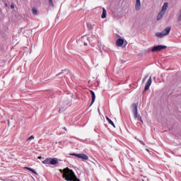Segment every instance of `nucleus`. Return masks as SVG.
<instances>
[{
    "label": "nucleus",
    "mask_w": 181,
    "mask_h": 181,
    "mask_svg": "<svg viewBox=\"0 0 181 181\" xmlns=\"http://www.w3.org/2000/svg\"><path fill=\"white\" fill-rule=\"evenodd\" d=\"M59 172L62 173L63 179L66 181H80L77 176H76V174H74V171L69 168H66L64 170L60 169Z\"/></svg>",
    "instance_id": "1"
},
{
    "label": "nucleus",
    "mask_w": 181,
    "mask_h": 181,
    "mask_svg": "<svg viewBox=\"0 0 181 181\" xmlns=\"http://www.w3.org/2000/svg\"><path fill=\"white\" fill-rule=\"evenodd\" d=\"M116 46L117 47H122L123 49L127 47V45H128V42L124 39L122 37H119L116 40Z\"/></svg>",
    "instance_id": "2"
},
{
    "label": "nucleus",
    "mask_w": 181,
    "mask_h": 181,
    "mask_svg": "<svg viewBox=\"0 0 181 181\" xmlns=\"http://www.w3.org/2000/svg\"><path fill=\"white\" fill-rule=\"evenodd\" d=\"M170 29H171L170 27H167L161 33H159V32L156 33L155 35L157 37L162 39V38L165 37V36H168V35H169V33H170Z\"/></svg>",
    "instance_id": "3"
},
{
    "label": "nucleus",
    "mask_w": 181,
    "mask_h": 181,
    "mask_svg": "<svg viewBox=\"0 0 181 181\" xmlns=\"http://www.w3.org/2000/svg\"><path fill=\"white\" fill-rule=\"evenodd\" d=\"M132 112L134 113L135 119H139V121H141V122H143L142 118L141 117V116L138 115V106H136V104L134 103L132 105Z\"/></svg>",
    "instance_id": "4"
},
{
    "label": "nucleus",
    "mask_w": 181,
    "mask_h": 181,
    "mask_svg": "<svg viewBox=\"0 0 181 181\" xmlns=\"http://www.w3.org/2000/svg\"><path fill=\"white\" fill-rule=\"evenodd\" d=\"M70 156H75V158H78V159H82L83 160H88V157L87 155L84 153H70Z\"/></svg>",
    "instance_id": "5"
},
{
    "label": "nucleus",
    "mask_w": 181,
    "mask_h": 181,
    "mask_svg": "<svg viewBox=\"0 0 181 181\" xmlns=\"http://www.w3.org/2000/svg\"><path fill=\"white\" fill-rule=\"evenodd\" d=\"M165 49H166V46H165V45H157V46H154L151 48V52L155 53L156 52H160Z\"/></svg>",
    "instance_id": "6"
},
{
    "label": "nucleus",
    "mask_w": 181,
    "mask_h": 181,
    "mask_svg": "<svg viewBox=\"0 0 181 181\" xmlns=\"http://www.w3.org/2000/svg\"><path fill=\"white\" fill-rule=\"evenodd\" d=\"M141 8H142V5L141 4V0H136V2H135L136 11H141Z\"/></svg>",
    "instance_id": "7"
},
{
    "label": "nucleus",
    "mask_w": 181,
    "mask_h": 181,
    "mask_svg": "<svg viewBox=\"0 0 181 181\" xmlns=\"http://www.w3.org/2000/svg\"><path fill=\"white\" fill-rule=\"evenodd\" d=\"M151 84H152V76H150V78H148L146 85L145 86V91L149 90V88L151 87Z\"/></svg>",
    "instance_id": "8"
},
{
    "label": "nucleus",
    "mask_w": 181,
    "mask_h": 181,
    "mask_svg": "<svg viewBox=\"0 0 181 181\" xmlns=\"http://www.w3.org/2000/svg\"><path fill=\"white\" fill-rule=\"evenodd\" d=\"M59 163V159L56 158H50L49 165H57Z\"/></svg>",
    "instance_id": "9"
},
{
    "label": "nucleus",
    "mask_w": 181,
    "mask_h": 181,
    "mask_svg": "<svg viewBox=\"0 0 181 181\" xmlns=\"http://www.w3.org/2000/svg\"><path fill=\"white\" fill-rule=\"evenodd\" d=\"M169 7V4L165 2L163 4L161 11L166 13V11H168V8Z\"/></svg>",
    "instance_id": "10"
},
{
    "label": "nucleus",
    "mask_w": 181,
    "mask_h": 181,
    "mask_svg": "<svg viewBox=\"0 0 181 181\" xmlns=\"http://www.w3.org/2000/svg\"><path fill=\"white\" fill-rule=\"evenodd\" d=\"M165 13H166L165 11H163L162 10H160V11L159 12L157 16V21H160L161 18H163V15H165Z\"/></svg>",
    "instance_id": "11"
},
{
    "label": "nucleus",
    "mask_w": 181,
    "mask_h": 181,
    "mask_svg": "<svg viewBox=\"0 0 181 181\" xmlns=\"http://www.w3.org/2000/svg\"><path fill=\"white\" fill-rule=\"evenodd\" d=\"M90 93L92 95V102H91L90 105H93V104H94V101H95V93H94V91H93V90H90Z\"/></svg>",
    "instance_id": "12"
},
{
    "label": "nucleus",
    "mask_w": 181,
    "mask_h": 181,
    "mask_svg": "<svg viewBox=\"0 0 181 181\" xmlns=\"http://www.w3.org/2000/svg\"><path fill=\"white\" fill-rule=\"evenodd\" d=\"M101 18L102 19H105V18H107V10H105V8H103Z\"/></svg>",
    "instance_id": "13"
},
{
    "label": "nucleus",
    "mask_w": 181,
    "mask_h": 181,
    "mask_svg": "<svg viewBox=\"0 0 181 181\" xmlns=\"http://www.w3.org/2000/svg\"><path fill=\"white\" fill-rule=\"evenodd\" d=\"M106 119L109 122V124H110V125H112V127H114V128H115V124H114V122H112V120H111V119H110V117H106Z\"/></svg>",
    "instance_id": "14"
},
{
    "label": "nucleus",
    "mask_w": 181,
    "mask_h": 181,
    "mask_svg": "<svg viewBox=\"0 0 181 181\" xmlns=\"http://www.w3.org/2000/svg\"><path fill=\"white\" fill-rule=\"evenodd\" d=\"M44 165H50V158H47L46 160L42 161Z\"/></svg>",
    "instance_id": "15"
},
{
    "label": "nucleus",
    "mask_w": 181,
    "mask_h": 181,
    "mask_svg": "<svg viewBox=\"0 0 181 181\" xmlns=\"http://www.w3.org/2000/svg\"><path fill=\"white\" fill-rule=\"evenodd\" d=\"M25 169H28V170H30L33 173H35V175H37L36 171L33 168L26 167Z\"/></svg>",
    "instance_id": "16"
},
{
    "label": "nucleus",
    "mask_w": 181,
    "mask_h": 181,
    "mask_svg": "<svg viewBox=\"0 0 181 181\" xmlns=\"http://www.w3.org/2000/svg\"><path fill=\"white\" fill-rule=\"evenodd\" d=\"M33 15H37V9L36 8H33Z\"/></svg>",
    "instance_id": "17"
},
{
    "label": "nucleus",
    "mask_w": 181,
    "mask_h": 181,
    "mask_svg": "<svg viewBox=\"0 0 181 181\" xmlns=\"http://www.w3.org/2000/svg\"><path fill=\"white\" fill-rule=\"evenodd\" d=\"M32 139H35V136H30L27 141H32Z\"/></svg>",
    "instance_id": "18"
},
{
    "label": "nucleus",
    "mask_w": 181,
    "mask_h": 181,
    "mask_svg": "<svg viewBox=\"0 0 181 181\" xmlns=\"http://www.w3.org/2000/svg\"><path fill=\"white\" fill-rule=\"evenodd\" d=\"M50 5H53V0H49Z\"/></svg>",
    "instance_id": "19"
},
{
    "label": "nucleus",
    "mask_w": 181,
    "mask_h": 181,
    "mask_svg": "<svg viewBox=\"0 0 181 181\" xmlns=\"http://www.w3.org/2000/svg\"><path fill=\"white\" fill-rule=\"evenodd\" d=\"M11 9H14L15 8V6L13 4H11Z\"/></svg>",
    "instance_id": "20"
},
{
    "label": "nucleus",
    "mask_w": 181,
    "mask_h": 181,
    "mask_svg": "<svg viewBox=\"0 0 181 181\" xmlns=\"http://www.w3.org/2000/svg\"><path fill=\"white\" fill-rule=\"evenodd\" d=\"M146 78H148V76H146V77L143 79V83H145V81L146 80Z\"/></svg>",
    "instance_id": "21"
},
{
    "label": "nucleus",
    "mask_w": 181,
    "mask_h": 181,
    "mask_svg": "<svg viewBox=\"0 0 181 181\" xmlns=\"http://www.w3.org/2000/svg\"><path fill=\"white\" fill-rule=\"evenodd\" d=\"M41 158H42V156H39V157H38V159H41Z\"/></svg>",
    "instance_id": "22"
},
{
    "label": "nucleus",
    "mask_w": 181,
    "mask_h": 181,
    "mask_svg": "<svg viewBox=\"0 0 181 181\" xmlns=\"http://www.w3.org/2000/svg\"><path fill=\"white\" fill-rule=\"evenodd\" d=\"M141 143L142 144V145H144V142L143 141H141Z\"/></svg>",
    "instance_id": "23"
},
{
    "label": "nucleus",
    "mask_w": 181,
    "mask_h": 181,
    "mask_svg": "<svg viewBox=\"0 0 181 181\" xmlns=\"http://www.w3.org/2000/svg\"><path fill=\"white\" fill-rule=\"evenodd\" d=\"M84 45H85V46H87V44L85 43Z\"/></svg>",
    "instance_id": "24"
},
{
    "label": "nucleus",
    "mask_w": 181,
    "mask_h": 181,
    "mask_svg": "<svg viewBox=\"0 0 181 181\" xmlns=\"http://www.w3.org/2000/svg\"><path fill=\"white\" fill-rule=\"evenodd\" d=\"M143 181H144V180H143Z\"/></svg>",
    "instance_id": "25"
}]
</instances>
